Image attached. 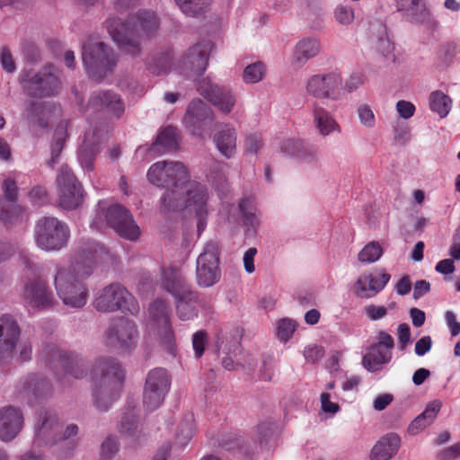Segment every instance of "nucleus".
<instances>
[{
	"label": "nucleus",
	"instance_id": "e433bc0d",
	"mask_svg": "<svg viewBox=\"0 0 460 460\" xmlns=\"http://www.w3.org/2000/svg\"><path fill=\"white\" fill-rule=\"evenodd\" d=\"M93 135L86 133L83 145L78 151V161L85 172H90L93 170V160L98 151L97 146L93 144Z\"/></svg>",
	"mask_w": 460,
	"mask_h": 460
},
{
	"label": "nucleus",
	"instance_id": "473e14b6",
	"mask_svg": "<svg viewBox=\"0 0 460 460\" xmlns=\"http://www.w3.org/2000/svg\"><path fill=\"white\" fill-rule=\"evenodd\" d=\"M320 51L321 43L317 38H304L295 46L291 64L295 67H301Z\"/></svg>",
	"mask_w": 460,
	"mask_h": 460
},
{
	"label": "nucleus",
	"instance_id": "7ed1b4c3",
	"mask_svg": "<svg viewBox=\"0 0 460 460\" xmlns=\"http://www.w3.org/2000/svg\"><path fill=\"white\" fill-rule=\"evenodd\" d=\"M208 191L206 186L195 181H190L183 185V190L176 192L170 190L164 192L161 198V204L164 210H187L194 213L198 218L199 235L205 230L207 217L209 213Z\"/></svg>",
	"mask_w": 460,
	"mask_h": 460
},
{
	"label": "nucleus",
	"instance_id": "6ab92c4d",
	"mask_svg": "<svg viewBox=\"0 0 460 460\" xmlns=\"http://www.w3.org/2000/svg\"><path fill=\"white\" fill-rule=\"evenodd\" d=\"M24 427V414L13 404L0 407V441L9 443L14 440Z\"/></svg>",
	"mask_w": 460,
	"mask_h": 460
},
{
	"label": "nucleus",
	"instance_id": "ddd939ff",
	"mask_svg": "<svg viewBox=\"0 0 460 460\" xmlns=\"http://www.w3.org/2000/svg\"><path fill=\"white\" fill-rule=\"evenodd\" d=\"M93 305L102 312H112L119 309L133 314L138 311L135 298L119 284H111L102 289L97 294Z\"/></svg>",
	"mask_w": 460,
	"mask_h": 460
},
{
	"label": "nucleus",
	"instance_id": "cd10ccee",
	"mask_svg": "<svg viewBox=\"0 0 460 460\" xmlns=\"http://www.w3.org/2000/svg\"><path fill=\"white\" fill-rule=\"evenodd\" d=\"M89 107L97 111H106L116 117H119L125 110L124 102L120 97L111 91L94 92L90 98Z\"/></svg>",
	"mask_w": 460,
	"mask_h": 460
},
{
	"label": "nucleus",
	"instance_id": "bb28decb",
	"mask_svg": "<svg viewBox=\"0 0 460 460\" xmlns=\"http://www.w3.org/2000/svg\"><path fill=\"white\" fill-rule=\"evenodd\" d=\"M61 109L54 103L31 102L25 110L28 120H37L40 127H47L61 116Z\"/></svg>",
	"mask_w": 460,
	"mask_h": 460
},
{
	"label": "nucleus",
	"instance_id": "338daca9",
	"mask_svg": "<svg viewBox=\"0 0 460 460\" xmlns=\"http://www.w3.org/2000/svg\"><path fill=\"white\" fill-rule=\"evenodd\" d=\"M431 346V338L429 336H424L415 343V353L420 357L424 356L430 350Z\"/></svg>",
	"mask_w": 460,
	"mask_h": 460
},
{
	"label": "nucleus",
	"instance_id": "f257e3e1",
	"mask_svg": "<svg viewBox=\"0 0 460 460\" xmlns=\"http://www.w3.org/2000/svg\"><path fill=\"white\" fill-rule=\"evenodd\" d=\"M109 253L104 246L93 243L75 254L69 268L57 269L54 285L66 305L80 308L86 304L88 292L83 281L92 274L96 260H105Z\"/></svg>",
	"mask_w": 460,
	"mask_h": 460
},
{
	"label": "nucleus",
	"instance_id": "f704fd0d",
	"mask_svg": "<svg viewBox=\"0 0 460 460\" xmlns=\"http://www.w3.org/2000/svg\"><path fill=\"white\" fill-rule=\"evenodd\" d=\"M23 393L28 399L47 400L52 394V386L47 378L36 376L26 382Z\"/></svg>",
	"mask_w": 460,
	"mask_h": 460
},
{
	"label": "nucleus",
	"instance_id": "680f3d73",
	"mask_svg": "<svg viewBox=\"0 0 460 460\" xmlns=\"http://www.w3.org/2000/svg\"><path fill=\"white\" fill-rule=\"evenodd\" d=\"M460 457V441L451 447L442 450L438 456V460H456Z\"/></svg>",
	"mask_w": 460,
	"mask_h": 460
},
{
	"label": "nucleus",
	"instance_id": "4c0bfd02",
	"mask_svg": "<svg viewBox=\"0 0 460 460\" xmlns=\"http://www.w3.org/2000/svg\"><path fill=\"white\" fill-rule=\"evenodd\" d=\"M440 411V404H431L426 410L418 415L409 425L408 432L411 435H416L426 427L429 426L436 419L438 412Z\"/></svg>",
	"mask_w": 460,
	"mask_h": 460
},
{
	"label": "nucleus",
	"instance_id": "4be33fe9",
	"mask_svg": "<svg viewBox=\"0 0 460 460\" xmlns=\"http://www.w3.org/2000/svg\"><path fill=\"white\" fill-rule=\"evenodd\" d=\"M171 386V378L166 369L156 367L150 370L146 378L144 400L147 402H162L164 401Z\"/></svg>",
	"mask_w": 460,
	"mask_h": 460
},
{
	"label": "nucleus",
	"instance_id": "58836bf2",
	"mask_svg": "<svg viewBox=\"0 0 460 460\" xmlns=\"http://www.w3.org/2000/svg\"><path fill=\"white\" fill-rule=\"evenodd\" d=\"M453 105L452 99L441 91H434L429 95V107L433 112H436L439 118H446Z\"/></svg>",
	"mask_w": 460,
	"mask_h": 460
},
{
	"label": "nucleus",
	"instance_id": "79ce46f5",
	"mask_svg": "<svg viewBox=\"0 0 460 460\" xmlns=\"http://www.w3.org/2000/svg\"><path fill=\"white\" fill-rule=\"evenodd\" d=\"M181 11L187 16L196 17L204 13L210 0H174Z\"/></svg>",
	"mask_w": 460,
	"mask_h": 460
},
{
	"label": "nucleus",
	"instance_id": "ea45409f",
	"mask_svg": "<svg viewBox=\"0 0 460 460\" xmlns=\"http://www.w3.org/2000/svg\"><path fill=\"white\" fill-rule=\"evenodd\" d=\"M280 149L286 155L300 160L308 161L312 158V154L300 139H286L282 142Z\"/></svg>",
	"mask_w": 460,
	"mask_h": 460
},
{
	"label": "nucleus",
	"instance_id": "423d86ee",
	"mask_svg": "<svg viewBox=\"0 0 460 460\" xmlns=\"http://www.w3.org/2000/svg\"><path fill=\"white\" fill-rule=\"evenodd\" d=\"M161 286L177 300V313L181 320H190L197 316V308L193 303L197 301L198 295L190 289L178 270H164Z\"/></svg>",
	"mask_w": 460,
	"mask_h": 460
},
{
	"label": "nucleus",
	"instance_id": "4d7b16f0",
	"mask_svg": "<svg viewBox=\"0 0 460 460\" xmlns=\"http://www.w3.org/2000/svg\"><path fill=\"white\" fill-rule=\"evenodd\" d=\"M17 185L16 182L8 178L5 179L3 182V191L4 193V198L10 202L15 204L17 199Z\"/></svg>",
	"mask_w": 460,
	"mask_h": 460
},
{
	"label": "nucleus",
	"instance_id": "72a5a7b5",
	"mask_svg": "<svg viewBox=\"0 0 460 460\" xmlns=\"http://www.w3.org/2000/svg\"><path fill=\"white\" fill-rule=\"evenodd\" d=\"M178 147V132L174 127L168 126L159 132L150 151L160 155L176 150Z\"/></svg>",
	"mask_w": 460,
	"mask_h": 460
},
{
	"label": "nucleus",
	"instance_id": "6e6d98bb",
	"mask_svg": "<svg viewBox=\"0 0 460 460\" xmlns=\"http://www.w3.org/2000/svg\"><path fill=\"white\" fill-rule=\"evenodd\" d=\"M323 349L317 345H309L304 349V356L305 360L310 363L317 362L323 357Z\"/></svg>",
	"mask_w": 460,
	"mask_h": 460
},
{
	"label": "nucleus",
	"instance_id": "13d9d810",
	"mask_svg": "<svg viewBox=\"0 0 460 460\" xmlns=\"http://www.w3.org/2000/svg\"><path fill=\"white\" fill-rule=\"evenodd\" d=\"M415 106L409 101L401 100L396 103V111L401 118L408 119L414 115Z\"/></svg>",
	"mask_w": 460,
	"mask_h": 460
},
{
	"label": "nucleus",
	"instance_id": "c9c22d12",
	"mask_svg": "<svg viewBox=\"0 0 460 460\" xmlns=\"http://www.w3.org/2000/svg\"><path fill=\"white\" fill-rule=\"evenodd\" d=\"M239 208L243 218V225L247 233L255 234L261 225V217L253 202L249 199H242Z\"/></svg>",
	"mask_w": 460,
	"mask_h": 460
},
{
	"label": "nucleus",
	"instance_id": "f03ea898",
	"mask_svg": "<svg viewBox=\"0 0 460 460\" xmlns=\"http://www.w3.org/2000/svg\"><path fill=\"white\" fill-rule=\"evenodd\" d=\"M159 20L156 14L148 10L139 11L136 21L133 18L124 22L122 17L110 16L106 27L113 41L123 51L137 56L140 53L138 36L141 31L151 34L158 29Z\"/></svg>",
	"mask_w": 460,
	"mask_h": 460
},
{
	"label": "nucleus",
	"instance_id": "dca6fc26",
	"mask_svg": "<svg viewBox=\"0 0 460 460\" xmlns=\"http://www.w3.org/2000/svg\"><path fill=\"white\" fill-rule=\"evenodd\" d=\"M199 93L208 99L221 112L228 114L236 103V94L230 86L218 85L209 78H203L197 84Z\"/></svg>",
	"mask_w": 460,
	"mask_h": 460
},
{
	"label": "nucleus",
	"instance_id": "7c9ffc66",
	"mask_svg": "<svg viewBox=\"0 0 460 460\" xmlns=\"http://www.w3.org/2000/svg\"><path fill=\"white\" fill-rule=\"evenodd\" d=\"M401 438L397 433L390 432L375 444L371 450V460H390L398 452L401 447Z\"/></svg>",
	"mask_w": 460,
	"mask_h": 460
},
{
	"label": "nucleus",
	"instance_id": "8fccbe9b",
	"mask_svg": "<svg viewBox=\"0 0 460 460\" xmlns=\"http://www.w3.org/2000/svg\"><path fill=\"white\" fill-rule=\"evenodd\" d=\"M396 6L398 11L403 12L406 15L414 18L423 4L421 0H396Z\"/></svg>",
	"mask_w": 460,
	"mask_h": 460
},
{
	"label": "nucleus",
	"instance_id": "603ef678",
	"mask_svg": "<svg viewBox=\"0 0 460 460\" xmlns=\"http://www.w3.org/2000/svg\"><path fill=\"white\" fill-rule=\"evenodd\" d=\"M79 428L76 424H68L62 431L60 429L54 435V438H50L52 445H56L61 441L68 440L71 438L75 437L78 434Z\"/></svg>",
	"mask_w": 460,
	"mask_h": 460
},
{
	"label": "nucleus",
	"instance_id": "f3484780",
	"mask_svg": "<svg viewBox=\"0 0 460 460\" xmlns=\"http://www.w3.org/2000/svg\"><path fill=\"white\" fill-rule=\"evenodd\" d=\"M391 279V275L383 270L365 271L358 276L353 287V294L361 299H370L381 293Z\"/></svg>",
	"mask_w": 460,
	"mask_h": 460
},
{
	"label": "nucleus",
	"instance_id": "a211bd4d",
	"mask_svg": "<svg viewBox=\"0 0 460 460\" xmlns=\"http://www.w3.org/2000/svg\"><path fill=\"white\" fill-rule=\"evenodd\" d=\"M34 430L36 438L45 445L52 446L50 438L60 428V421L57 412L41 404H35Z\"/></svg>",
	"mask_w": 460,
	"mask_h": 460
},
{
	"label": "nucleus",
	"instance_id": "412c9836",
	"mask_svg": "<svg viewBox=\"0 0 460 460\" xmlns=\"http://www.w3.org/2000/svg\"><path fill=\"white\" fill-rule=\"evenodd\" d=\"M137 328L133 322L120 318L114 321L106 332L108 345L121 349H128L137 342Z\"/></svg>",
	"mask_w": 460,
	"mask_h": 460
},
{
	"label": "nucleus",
	"instance_id": "c03bdc74",
	"mask_svg": "<svg viewBox=\"0 0 460 460\" xmlns=\"http://www.w3.org/2000/svg\"><path fill=\"white\" fill-rule=\"evenodd\" d=\"M276 336L281 343H287L293 337L297 323L291 318H281L276 322Z\"/></svg>",
	"mask_w": 460,
	"mask_h": 460
},
{
	"label": "nucleus",
	"instance_id": "a878e982",
	"mask_svg": "<svg viewBox=\"0 0 460 460\" xmlns=\"http://www.w3.org/2000/svg\"><path fill=\"white\" fill-rule=\"evenodd\" d=\"M22 297L31 306L39 309L51 305L54 300L52 292L41 279L26 283L23 287Z\"/></svg>",
	"mask_w": 460,
	"mask_h": 460
},
{
	"label": "nucleus",
	"instance_id": "20e7f679",
	"mask_svg": "<svg viewBox=\"0 0 460 460\" xmlns=\"http://www.w3.org/2000/svg\"><path fill=\"white\" fill-rule=\"evenodd\" d=\"M108 226L120 237L129 241H136L140 235L139 227L127 208L118 204L109 205L108 202L102 201L98 203L91 227L102 232Z\"/></svg>",
	"mask_w": 460,
	"mask_h": 460
},
{
	"label": "nucleus",
	"instance_id": "774afa93",
	"mask_svg": "<svg viewBox=\"0 0 460 460\" xmlns=\"http://www.w3.org/2000/svg\"><path fill=\"white\" fill-rule=\"evenodd\" d=\"M0 59L2 66L6 72L13 73L15 70L14 61L13 59L12 54L8 49H2Z\"/></svg>",
	"mask_w": 460,
	"mask_h": 460
},
{
	"label": "nucleus",
	"instance_id": "0eeeda50",
	"mask_svg": "<svg viewBox=\"0 0 460 460\" xmlns=\"http://www.w3.org/2000/svg\"><path fill=\"white\" fill-rule=\"evenodd\" d=\"M69 236L67 225L54 217H42L35 226V243L45 252H56L66 247Z\"/></svg>",
	"mask_w": 460,
	"mask_h": 460
},
{
	"label": "nucleus",
	"instance_id": "37998d69",
	"mask_svg": "<svg viewBox=\"0 0 460 460\" xmlns=\"http://www.w3.org/2000/svg\"><path fill=\"white\" fill-rule=\"evenodd\" d=\"M383 248L378 242L372 241L366 244L358 254V260L364 264L377 261L383 255Z\"/></svg>",
	"mask_w": 460,
	"mask_h": 460
},
{
	"label": "nucleus",
	"instance_id": "b1692460",
	"mask_svg": "<svg viewBox=\"0 0 460 460\" xmlns=\"http://www.w3.org/2000/svg\"><path fill=\"white\" fill-rule=\"evenodd\" d=\"M56 375L63 385H67L71 379H80L85 376V367L83 361L67 352L58 353Z\"/></svg>",
	"mask_w": 460,
	"mask_h": 460
},
{
	"label": "nucleus",
	"instance_id": "f8f14e48",
	"mask_svg": "<svg viewBox=\"0 0 460 460\" xmlns=\"http://www.w3.org/2000/svg\"><path fill=\"white\" fill-rule=\"evenodd\" d=\"M220 252L217 243L209 241L204 245L196 261V279L199 286L209 288L221 278Z\"/></svg>",
	"mask_w": 460,
	"mask_h": 460
},
{
	"label": "nucleus",
	"instance_id": "5701e85b",
	"mask_svg": "<svg viewBox=\"0 0 460 460\" xmlns=\"http://www.w3.org/2000/svg\"><path fill=\"white\" fill-rule=\"evenodd\" d=\"M95 369L101 373L100 386L106 393L116 391L124 382L125 371L114 358H98L95 363Z\"/></svg>",
	"mask_w": 460,
	"mask_h": 460
},
{
	"label": "nucleus",
	"instance_id": "c85d7f7f",
	"mask_svg": "<svg viewBox=\"0 0 460 460\" xmlns=\"http://www.w3.org/2000/svg\"><path fill=\"white\" fill-rule=\"evenodd\" d=\"M213 120V112L201 100L190 102L183 121L186 127L195 135L199 134L203 123Z\"/></svg>",
	"mask_w": 460,
	"mask_h": 460
},
{
	"label": "nucleus",
	"instance_id": "a19ab883",
	"mask_svg": "<svg viewBox=\"0 0 460 460\" xmlns=\"http://www.w3.org/2000/svg\"><path fill=\"white\" fill-rule=\"evenodd\" d=\"M119 432L127 438L137 439L138 438V419L134 412V409L126 411L121 419Z\"/></svg>",
	"mask_w": 460,
	"mask_h": 460
},
{
	"label": "nucleus",
	"instance_id": "de8ad7c7",
	"mask_svg": "<svg viewBox=\"0 0 460 460\" xmlns=\"http://www.w3.org/2000/svg\"><path fill=\"white\" fill-rule=\"evenodd\" d=\"M360 125L367 129H372L376 125V118L371 106L367 103H360L356 110Z\"/></svg>",
	"mask_w": 460,
	"mask_h": 460
},
{
	"label": "nucleus",
	"instance_id": "09e8293b",
	"mask_svg": "<svg viewBox=\"0 0 460 460\" xmlns=\"http://www.w3.org/2000/svg\"><path fill=\"white\" fill-rule=\"evenodd\" d=\"M119 445L114 436H108L101 444L100 458L101 460H111L118 453Z\"/></svg>",
	"mask_w": 460,
	"mask_h": 460
},
{
	"label": "nucleus",
	"instance_id": "3c124183",
	"mask_svg": "<svg viewBox=\"0 0 460 460\" xmlns=\"http://www.w3.org/2000/svg\"><path fill=\"white\" fill-rule=\"evenodd\" d=\"M334 16L340 24L348 26L354 21V11L349 6L339 5L334 11Z\"/></svg>",
	"mask_w": 460,
	"mask_h": 460
},
{
	"label": "nucleus",
	"instance_id": "5fc2aeb1",
	"mask_svg": "<svg viewBox=\"0 0 460 460\" xmlns=\"http://www.w3.org/2000/svg\"><path fill=\"white\" fill-rule=\"evenodd\" d=\"M206 342L207 334L204 332L199 331L194 333L192 338V346L197 358H200L203 355Z\"/></svg>",
	"mask_w": 460,
	"mask_h": 460
},
{
	"label": "nucleus",
	"instance_id": "bf43d9fd",
	"mask_svg": "<svg viewBox=\"0 0 460 460\" xmlns=\"http://www.w3.org/2000/svg\"><path fill=\"white\" fill-rule=\"evenodd\" d=\"M262 147V141L259 135H250L245 138V152L256 155Z\"/></svg>",
	"mask_w": 460,
	"mask_h": 460
},
{
	"label": "nucleus",
	"instance_id": "1a4fd4ad",
	"mask_svg": "<svg viewBox=\"0 0 460 460\" xmlns=\"http://www.w3.org/2000/svg\"><path fill=\"white\" fill-rule=\"evenodd\" d=\"M20 80L24 91L32 97H49L58 93L60 88L58 69L52 66H45L40 72L25 69Z\"/></svg>",
	"mask_w": 460,
	"mask_h": 460
},
{
	"label": "nucleus",
	"instance_id": "864d4df0",
	"mask_svg": "<svg viewBox=\"0 0 460 460\" xmlns=\"http://www.w3.org/2000/svg\"><path fill=\"white\" fill-rule=\"evenodd\" d=\"M364 313L369 320L378 321L386 316L387 308L383 305H376L371 304L364 307Z\"/></svg>",
	"mask_w": 460,
	"mask_h": 460
},
{
	"label": "nucleus",
	"instance_id": "052dcab7",
	"mask_svg": "<svg viewBox=\"0 0 460 460\" xmlns=\"http://www.w3.org/2000/svg\"><path fill=\"white\" fill-rule=\"evenodd\" d=\"M257 252H258L255 247H251L243 253V268L248 274H252L255 271L254 259Z\"/></svg>",
	"mask_w": 460,
	"mask_h": 460
},
{
	"label": "nucleus",
	"instance_id": "c756f323",
	"mask_svg": "<svg viewBox=\"0 0 460 460\" xmlns=\"http://www.w3.org/2000/svg\"><path fill=\"white\" fill-rule=\"evenodd\" d=\"M312 116L314 125L320 136L327 137L333 133H341V126L334 117L317 102L313 104Z\"/></svg>",
	"mask_w": 460,
	"mask_h": 460
},
{
	"label": "nucleus",
	"instance_id": "9b49d317",
	"mask_svg": "<svg viewBox=\"0 0 460 460\" xmlns=\"http://www.w3.org/2000/svg\"><path fill=\"white\" fill-rule=\"evenodd\" d=\"M305 91L315 99L339 101L342 98V76L338 71L314 74L307 78Z\"/></svg>",
	"mask_w": 460,
	"mask_h": 460
},
{
	"label": "nucleus",
	"instance_id": "2f4dec72",
	"mask_svg": "<svg viewBox=\"0 0 460 460\" xmlns=\"http://www.w3.org/2000/svg\"><path fill=\"white\" fill-rule=\"evenodd\" d=\"M213 142L218 152L229 159L236 153L237 132L231 125H224L214 135Z\"/></svg>",
	"mask_w": 460,
	"mask_h": 460
},
{
	"label": "nucleus",
	"instance_id": "69168bd1",
	"mask_svg": "<svg viewBox=\"0 0 460 460\" xmlns=\"http://www.w3.org/2000/svg\"><path fill=\"white\" fill-rule=\"evenodd\" d=\"M445 320L451 335L457 336L460 333V323L456 321V314L452 311H447L445 313Z\"/></svg>",
	"mask_w": 460,
	"mask_h": 460
},
{
	"label": "nucleus",
	"instance_id": "e2e57ef3",
	"mask_svg": "<svg viewBox=\"0 0 460 460\" xmlns=\"http://www.w3.org/2000/svg\"><path fill=\"white\" fill-rule=\"evenodd\" d=\"M362 84L363 80L361 76L358 74H352L346 79L344 84H342V89L348 93H352L358 89Z\"/></svg>",
	"mask_w": 460,
	"mask_h": 460
},
{
	"label": "nucleus",
	"instance_id": "6e6552de",
	"mask_svg": "<svg viewBox=\"0 0 460 460\" xmlns=\"http://www.w3.org/2000/svg\"><path fill=\"white\" fill-rule=\"evenodd\" d=\"M146 176L152 184L166 188L165 192L172 190L179 192L190 179L186 166L174 161H160L152 164Z\"/></svg>",
	"mask_w": 460,
	"mask_h": 460
},
{
	"label": "nucleus",
	"instance_id": "39448f33",
	"mask_svg": "<svg viewBox=\"0 0 460 460\" xmlns=\"http://www.w3.org/2000/svg\"><path fill=\"white\" fill-rule=\"evenodd\" d=\"M171 308L161 298L155 300L148 308L146 328L148 335L156 340L171 355L176 352L174 333L170 320Z\"/></svg>",
	"mask_w": 460,
	"mask_h": 460
},
{
	"label": "nucleus",
	"instance_id": "a18cd8bd",
	"mask_svg": "<svg viewBox=\"0 0 460 460\" xmlns=\"http://www.w3.org/2000/svg\"><path fill=\"white\" fill-rule=\"evenodd\" d=\"M373 48L384 57H388L394 49V43L389 38L387 30L383 25L379 26L378 36L373 42Z\"/></svg>",
	"mask_w": 460,
	"mask_h": 460
},
{
	"label": "nucleus",
	"instance_id": "0e129e2a",
	"mask_svg": "<svg viewBox=\"0 0 460 460\" xmlns=\"http://www.w3.org/2000/svg\"><path fill=\"white\" fill-rule=\"evenodd\" d=\"M16 204L10 203L5 198L0 196V218L3 220H10L11 211L17 209Z\"/></svg>",
	"mask_w": 460,
	"mask_h": 460
},
{
	"label": "nucleus",
	"instance_id": "4468645a",
	"mask_svg": "<svg viewBox=\"0 0 460 460\" xmlns=\"http://www.w3.org/2000/svg\"><path fill=\"white\" fill-rule=\"evenodd\" d=\"M56 182L60 207L71 210L78 208L83 203L84 190L82 185L66 165L61 166L58 170Z\"/></svg>",
	"mask_w": 460,
	"mask_h": 460
},
{
	"label": "nucleus",
	"instance_id": "aec40b11",
	"mask_svg": "<svg viewBox=\"0 0 460 460\" xmlns=\"http://www.w3.org/2000/svg\"><path fill=\"white\" fill-rule=\"evenodd\" d=\"M377 341L376 344L369 348L362 361L363 366L371 372L377 371L392 358L393 337L385 332H380L377 335Z\"/></svg>",
	"mask_w": 460,
	"mask_h": 460
},
{
	"label": "nucleus",
	"instance_id": "2eb2a0df",
	"mask_svg": "<svg viewBox=\"0 0 460 460\" xmlns=\"http://www.w3.org/2000/svg\"><path fill=\"white\" fill-rule=\"evenodd\" d=\"M213 44L202 40L191 46L183 55L180 64V73L187 77L202 75L208 67Z\"/></svg>",
	"mask_w": 460,
	"mask_h": 460
},
{
	"label": "nucleus",
	"instance_id": "9d476101",
	"mask_svg": "<svg viewBox=\"0 0 460 460\" xmlns=\"http://www.w3.org/2000/svg\"><path fill=\"white\" fill-rule=\"evenodd\" d=\"M83 62L90 75L99 79L116 64L113 50L99 40H89L83 46Z\"/></svg>",
	"mask_w": 460,
	"mask_h": 460
},
{
	"label": "nucleus",
	"instance_id": "393cba45",
	"mask_svg": "<svg viewBox=\"0 0 460 460\" xmlns=\"http://www.w3.org/2000/svg\"><path fill=\"white\" fill-rule=\"evenodd\" d=\"M20 335V329L13 316L4 314L0 318V358H8L13 350Z\"/></svg>",
	"mask_w": 460,
	"mask_h": 460
},
{
	"label": "nucleus",
	"instance_id": "49530a36",
	"mask_svg": "<svg viewBox=\"0 0 460 460\" xmlns=\"http://www.w3.org/2000/svg\"><path fill=\"white\" fill-rule=\"evenodd\" d=\"M266 73V66L261 62L248 65L243 73V80L245 84H256L261 82Z\"/></svg>",
	"mask_w": 460,
	"mask_h": 460
}]
</instances>
